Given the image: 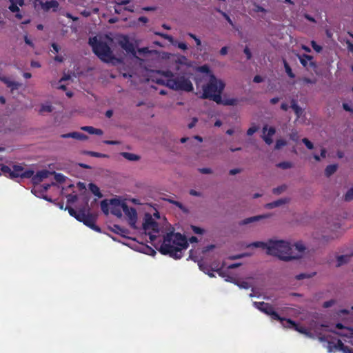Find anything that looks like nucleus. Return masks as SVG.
Here are the masks:
<instances>
[{
  "label": "nucleus",
  "instance_id": "nucleus-1",
  "mask_svg": "<svg viewBox=\"0 0 353 353\" xmlns=\"http://www.w3.org/2000/svg\"><path fill=\"white\" fill-rule=\"evenodd\" d=\"M268 255L277 257L285 262L299 260L307 254V248L301 242L294 244L287 240L273 237L268 239Z\"/></svg>",
  "mask_w": 353,
  "mask_h": 353
},
{
  "label": "nucleus",
  "instance_id": "nucleus-2",
  "mask_svg": "<svg viewBox=\"0 0 353 353\" xmlns=\"http://www.w3.org/2000/svg\"><path fill=\"white\" fill-rule=\"evenodd\" d=\"M188 246L186 238L180 233L170 232L163 236L159 251L163 254H168L174 259H181V251Z\"/></svg>",
  "mask_w": 353,
  "mask_h": 353
},
{
  "label": "nucleus",
  "instance_id": "nucleus-3",
  "mask_svg": "<svg viewBox=\"0 0 353 353\" xmlns=\"http://www.w3.org/2000/svg\"><path fill=\"white\" fill-rule=\"evenodd\" d=\"M89 45L92 47L94 54L103 62L112 63L115 65L117 63H121L122 59L116 58L109 46L97 37L89 39Z\"/></svg>",
  "mask_w": 353,
  "mask_h": 353
},
{
  "label": "nucleus",
  "instance_id": "nucleus-4",
  "mask_svg": "<svg viewBox=\"0 0 353 353\" xmlns=\"http://www.w3.org/2000/svg\"><path fill=\"white\" fill-rule=\"evenodd\" d=\"M224 82L218 79L213 74H210L208 83L202 88L203 93L201 99H208L214 102L220 101V96L225 88Z\"/></svg>",
  "mask_w": 353,
  "mask_h": 353
},
{
  "label": "nucleus",
  "instance_id": "nucleus-5",
  "mask_svg": "<svg viewBox=\"0 0 353 353\" xmlns=\"http://www.w3.org/2000/svg\"><path fill=\"white\" fill-rule=\"evenodd\" d=\"M165 85L174 90L190 92L193 90L192 83L184 76L169 79L166 81Z\"/></svg>",
  "mask_w": 353,
  "mask_h": 353
},
{
  "label": "nucleus",
  "instance_id": "nucleus-6",
  "mask_svg": "<svg viewBox=\"0 0 353 353\" xmlns=\"http://www.w3.org/2000/svg\"><path fill=\"white\" fill-rule=\"evenodd\" d=\"M143 229L145 233H148L151 241H154L157 239L156 234H158L160 231L159 223L149 213H146L144 216Z\"/></svg>",
  "mask_w": 353,
  "mask_h": 353
},
{
  "label": "nucleus",
  "instance_id": "nucleus-7",
  "mask_svg": "<svg viewBox=\"0 0 353 353\" xmlns=\"http://www.w3.org/2000/svg\"><path fill=\"white\" fill-rule=\"evenodd\" d=\"M253 305L257 308L261 312L265 313V314L271 316L272 319L282 321L281 317L279 316L278 313L275 312L274 307L265 302H254Z\"/></svg>",
  "mask_w": 353,
  "mask_h": 353
},
{
  "label": "nucleus",
  "instance_id": "nucleus-8",
  "mask_svg": "<svg viewBox=\"0 0 353 353\" xmlns=\"http://www.w3.org/2000/svg\"><path fill=\"white\" fill-rule=\"evenodd\" d=\"M76 219H77L79 221L83 222L85 225L89 226L90 228L97 230L99 231V228L96 226L94 224V219L93 217L90 215L88 213H86L85 209L80 210L76 216Z\"/></svg>",
  "mask_w": 353,
  "mask_h": 353
},
{
  "label": "nucleus",
  "instance_id": "nucleus-9",
  "mask_svg": "<svg viewBox=\"0 0 353 353\" xmlns=\"http://www.w3.org/2000/svg\"><path fill=\"white\" fill-rule=\"evenodd\" d=\"M33 174V170H24V168L21 165H14L12 167V173H10V178H30Z\"/></svg>",
  "mask_w": 353,
  "mask_h": 353
},
{
  "label": "nucleus",
  "instance_id": "nucleus-10",
  "mask_svg": "<svg viewBox=\"0 0 353 353\" xmlns=\"http://www.w3.org/2000/svg\"><path fill=\"white\" fill-rule=\"evenodd\" d=\"M125 203L119 199H112L110 200V212L114 216L121 218L122 211Z\"/></svg>",
  "mask_w": 353,
  "mask_h": 353
},
{
  "label": "nucleus",
  "instance_id": "nucleus-11",
  "mask_svg": "<svg viewBox=\"0 0 353 353\" xmlns=\"http://www.w3.org/2000/svg\"><path fill=\"white\" fill-rule=\"evenodd\" d=\"M117 42L126 52L131 53L134 57L137 58L134 45L129 41L126 36H120L118 38Z\"/></svg>",
  "mask_w": 353,
  "mask_h": 353
},
{
  "label": "nucleus",
  "instance_id": "nucleus-12",
  "mask_svg": "<svg viewBox=\"0 0 353 353\" xmlns=\"http://www.w3.org/2000/svg\"><path fill=\"white\" fill-rule=\"evenodd\" d=\"M123 212L125 214V216L128 218L130 225L135 228L136 223L137 221V213L134 208H129L128 205L125 203L123 210Z\"/></svg>",
  "mask_w": 353,
  "mask_h": 353
},
{
  "label": "nucleus",
  "instance_id": "nucleus-13",
  "mask_svg": "<svg viewBox=\"0 0 353 353\" xmlns=\"http://www.w3.org/2000/svg\"><path fill=\"white\" fill-rule=\"evenodd\" d=\"M272 216V214L270 213L256 215L250 217L245 218L239 221V225L241 226L252 224L256 223L258 221H262L263 219H269Z\"/></svg>",
  "mask_w": 353,
  "mask_h": 353
},
{
  "label": "nucleus",
  "instance_id": "nucleus-14",
  "mask_svg": "<svg viewBox=\"0 0 353 353\" xmlns=\"http://www.w3.org/2000/svg\"><path fill=\"white\" fill-rule=\"evenodd\" d=\"M290 201L291 199L290 197H283L272 202L266 203L264 205V208L267 210H272L288 205L290 203Z\"/></svg>",
  "mask_w": 353,
  "mask_h": 353
},
{
  "label": "nucleus",
  "instance_id": "nucleus-15",
  "mask_svg": "<svg viewBox=\"0 0 353 353\" xmlns=\"http://www.w3.org/2000/svg\"><path fill=\"white\" fill-rule=\"evenodd\" d=\"M328 352H331L335 350L342 351L343 353H352V350L347 346H345L341 340H338L336 343L328 342L327 346Z\"/></svg>",
  "mask_w": 353,
  "mask_h": 353
},
{
  "label": "nucleus",
  "instance_id": "nucleus-16",
  "mask_svg": "<svg viewBox=\"0 0 353 353\" xmlns=\"http://www.w3.org/2000/svg\"><path fill=\"white\" fill-rule=\"evenodd\" d=\"M50 174H52V173L48 170H41L38 172L35 175H32V181L34 184H39L41 183L43 179L48 178Z\"/></svg>",
  "mask_w": 353,
  "mask_h": 353
},
{
  "label": "nucleus",
  "instance_id": "nucleus-17",
  "mask_svg": "<svg viewBox=\"0 0 353 353\" xmlns=\"http://www.w3.org/2000/svg\"><path fill=\"white\" fill-rule=\"evenodd\" d=\"M0 80L4 83L7 87L11 89V91L19 89L22 84L19 82L12 80L10 77L0 75Z\"/></svg>",
  "mask_w": 353,
  "mask_h": 353
},
{
  "label": "nucleus",
  "instance_id": "nucleus-18",
  "mask_svg": "<svg viewBox=\"0 0 353 353\" xmlns=\"http://www.w3.org/2000/svg\"><path fill=\"white\" fill-rule=\"evenodd\" d=\"M59 3L57 1H50L43 3H41V9L44 12H49L52 10L53 12H56L59 8Z\"/></svg>",
  "mask_w": 353,
  "mask_h": 353
},
{
  "label": "nucleus",
  "instance_id": "nucleus-19",
  "mask_svg": "<svg viewBox=\"0 0 353 353\" xmlns=\"http://www.w3.org/2000/svg\"><path fill=\"white\" fill-rule=\"evenodd\" d=\"M61 137L62 138H72L78 140H87L88 136H86L84 134L77 132H72L67 134H63L61 135Z\"/></svg>",
  "mask_w": 353,
  "mask_h": 353
},
{
  "label": "nucleus",
  "instance_id": "nucleus-20",
  "mask_svg": "<svg viewBox=\"0 0 353 353\" xmlns=\"http://www.w3.org/2000/svg\"><path fill=\"white\" fill-rule=\"evenodd\" d=\"M121 155L129 161H139L141 159L139 155L134 153L123 152L121 153Z\"/></svg>",
  "mask_w": 353,
  "mask_h": 353
},
{
  "label": "nucleus",
  "instance_id": "nucleus-21",
  "mask_svg": "<svg viewBox=\"0 0 353 353\" xmlns=\"http://www.w3.org/2000/svg\"><path fill=\"white\" fill-rule=\"evenodd\" d=\"M260 248L262 249L266 250V252L268 251V240L266 242L263 241H255L247 245V248Z\"/></svg>",
  "mask_w": 353,
  "mask_h": 353
},
{
  "label": "nucleus",
  "instance_id": "nucleus-22",
  "mask_svg": "<svg viewBox=\"0 0 353 353\" xmlns=\"http://www.w3.org/2000/svg\"><path fill=\"white\" fill-rule=\"evenodd\" d=\"M353 256V252L351 254L341 255L337 257V267L345 264L350 261V257Z\"/></svg>",
  "mask_w": 353,
  "mask_h": 353
},
{
  "label": "nucleus",
  "instance_id": "nucleus-23",
  "mask_svg": "<svg viewBox=\"0 0 353 353\" xmlns=\"http://www.w3.org/2000/svg\"><path fill=\"white\" fill-rule=\"evenodd\" d=\"M338 169V165L337 164H332L327 165L325 169V175L327 177H330L333 174H334Z\"/></svg>",
  "mask_w": 353,
  "mask_h": 353
},
{
  "label": "nucleus",
  "instance_id": "nucleus-24",
  "mask_svg": "<svg viewBox=\"0 0 353 353\" xmlns=\"http://www.w3.org/2000/svg\"><path fill=\"white\" fill-rule=\"evenodd\" d=\"M238 100L236 99H222L221 96H220V101L216 102L217 104H222L224 105H236L237 104Z\"/></svg>",
  "mask_w": 353,
  "mask_h": 353
},
{
  "label": "nucleus",
  "instance_id": "nucleus-25",
  "mask_svg": "<svg viewBox=\"0 0 353 353\" xmlns=\"http://www.w3.org/2000/svg\"><path fill=\"white\" fill-rule=\"evenodd\" d=\"M282 321H279L282 325V326L285 328H294L296 325V323L291 319H286L285 318H281Z\"/></svg>",
  "mask_w": 353,
  "mask_h": 353
},
{
  "label": "nucleus",
  "instance_id": "nucleus-26",
  "mask_svg": "<svg viewBox=\"0 0 353 353\" xmlns=\"http://www.w3.org/2000/svg\"><path fill=\"white\" fill-rule=\"evenodd\" d=\"M291 108L294 111L297 117H300L302 115L303 110L300 106L298 105V104L295 100L292 101Z\"/></svg>",
  "mask_w": 353,
  "mask_h": 353
},
{
  "label": "nucleus",
  "instance_id": "nucleus-27",
  "mask_svg": "<svg viewBox=\"0 0 353 353\" xmlns=\"http://www.w3.org/2000/svg\"><path fill=\"white\" fill-rule=\"evenodd\" d=\"M288 189V185L286 184H283L280 186L274 188L272 190V192L275 195H280L282 193L285 192Z\"/></svg>",
  "mask_w": 353,
  "mask_h": 353
},
{
  "label": "nucleus",
  "instance_id": "nucleus-28",
  "mask_svg": "<svg viewBox=\"0 0 353 353\" xmlns=\"http://www.w3.org/2000/svg\"><path fill=\"white\" fill-rule=\"evenodd\" d=\"M229 281L233 282L235 285H236L237 286H239L240 288H242V289H248L251 287V285L247 282V281H236V280H232V279H230Z\"/></svg>",
  "mask_w": 353,
  "mask_h": 353
},
{
  "label": "nucleus",
  "instance_id": "nucleus-29",
  "mask_svg": "<svg viewBox=\"0 0 353 353\" xmlns=\"http://www.w3.org/2000/svg\"><path fill=\"white\" fill-rule=\"evenodd\" d=\"M90 190L98 198H101L103 194L101 193L99 188L94 183L89 184Z\"/></svg>",
  "mask_w": 353,
  "mask_h": 353
},
{
  "label": "nucleus",
  "instance_id": "nucleus-30",
  "mask_svg": "<svg viewBox=\"0 0 353 353\" xmlns=\"http://www.w3.org/2000/svg\"><path fill=\"white\" fill-rule=\"evenodd\" d=\"M101 208L103 212L108 215L109 214V210H110V201H108L106 199L103 200L101 202Z\"/></svg>",
  "mask_w": 353,
  "mask_h": 353
},
{
  "label": "nucleus",
  "instance_id": "nucleus-31",
  "mask_svg": "<svg viewBox=\"0 0 353 353\" xmlns=\"http://www.w3.org/2000/svg\"><path fill=\"white\" fill-rule=\"evenodd\" d=\"M299 59L301 62V63L304 66L306 67L307 65V63L309 61H311L312 57L311 56L303 54V55H298Z\"/></svg>",
  "mask_w": 353,
  "mask_h": 353
},
{
  "label": "nucleus",
  "instance_id": "nucleus-32",
  "mask_svg": "<svg viewBox=\"0 0 353 353\" xmlns=\"http://www.w3.org/2000/svg\"><path fill=\"white\" fill-rule=\"evenodd\" d=\"M167 201L168 202H170V203H172V204L175 205L180 210H181L183 212L188 213L189 211H188V208H185L181 203H180L179 201H174V200L170 199H167Z\"/></svg>",
  "mask_w": 353,
  "mask_h": 353
},
{
  "label": "nucleus",
  "instance_id": "nucleus-33",
  "mask_svg": "<svg viewBox=\"0 0 353 353\" xmlns=\"http://www.w3.org/2000/svg\"><path fill=\"white\" fill-rule=\"evenodd\" d=\"M262 131L263 134L265 133L266 134L271 137H272L276 132V130L274 127H270L268 128L267 125L263 126Z\"/></svg>",
  "mask_w": 353,
  "mask_h": 353
},
{
  "label": "nucleus",
  "instance_id": "nucleus-34",
  "mask_svg": "<svg viewBox=\"0 0 353 353\" xmlns=\"http://www.w3.org/2000/svg\"><path fill=\"white\" fill-rule=\"evenodd\" d=\"M353 199V188H350L343 196L345 201H350Z\"/></svg>",
  "mask_w": 353,
  "mask_h": 353
},
{
  "label": "nucleus",
  "instance_id": "nucleus-35",
  "mask_svg": "<svg viewBox=\"0 0 353 353\" xmlns=\"http://www.w3.org/2000/svg\"><path fill=\"white\" fill-rule=\"evenodd\" d=\"M283 64H284V68H285V72L288 74V75L290 78H294L295 77V75L292 72L290 66L289 65V64L287 63V61L285 60H283Z\"/></svg>",
  "mask_w": 353,
  "mask_h": 353
},
{
  "label": "nucleus",
  "instance_id": "nucleus-36",
  "mask_svg": "<svg viewBox=\"0 0 353 353\" xmlns=\"http://www.w3.org/2000/svg\"><path fill=\"white\" fill-rule=\"evenodd\" d=\"M54 108L50 104H43L41 105L40 112H51Z\"/></svg>",
  "mask_w": 353,
  "mask_h": 353
},
{
  "label": "nucleus",
  "instance_id": "nucleus-37",
  "mask_svg": "<svg viewBox=\"0 0 353 353\" xmlns=\"http://www.w3.org/2000/svg\"><path fill=\"white\" fill-rule=\"evenodd\" d=\"M292 163L289 161H283L277 164V167L282 168L283 170L291 168H292Z\"/></svg>",
  "mask_w": 353,
  "mask_h": 353
},
{
  "label": "nucleus",
  "instance_id": "nucleus-38",
  "mask_svg": "<svg viewBox=\"0 0 353 353\" xmlns=\"http://www.w3.org/2000/svg\"><path fill=\"white\" fill-rule=\"evenodd\" d=\"M11 5L9 6V10L12 12H18L19 11V7L17 6V0H9Z\"/></svg>",
  "mask_w": 353,
  "mask_h": 353
},
{
  "label": "nucleus",
  "instance_id": "nucleus-39",
  "mask_svg": "<svg viewBox=\"0 0 353 353\" xmlns=\"http://www.w3.org/2000/svg\"><path fill=\"white\" fill-rule=\"evenodd\" d=\"M314 275H315V272H313L312 274L301 273V274L296 275V279L297 280L310 279V278L312 277Z\"/></svg>",
  "mask_w": 353,
  "mask_h": 353
},
{
  "label": "nucleus",
  "instance_id": "nucleus-40",
  "mask_svg": "<svg viewBox=\"0 0 353 353\" xmlns=\"http://www.w3.org/2000/svg\"><path fill=\"white\" fill-rule=\"evenodd\" d=\"M287 142L283 139H278L276 141V144L274 146L275 150H280L282 147L286 145Z\"/></svg>",
  "mask_w": 353,
  "mask_h": 353
},
{
  "label": "nucleus",
  "instance_id": "nucleus-41",
  "mask_svg": "<svg viewBox=\"0 0 353 353\" xmlns=\"http://www.w3.org/2000/svg\"><path fill=\"white\" fill-rule=\"evenodd\" d=\"M198 70L201 72H203V73H207L209 74V77H210V74H213L210 70V68L206 65H202L201 67H199L198 68Z\"/></svg>",
  "mask_w": 353,
  "mask_h": 353
},
{
  "label": "nucleus",
  "instance_id": "nucleus-42",
  "mask_svg": "<svg viewBox=\"0 0 353 353\" xmlns=\"http://www.w3.org/2000/svg\"><path fill=\"white\" fill-rule=\"evenodd\" d=\"M54 175V179L59 183L63 182L65 181V176L60 173H56L54 172H52Z\"/></svg>",
  "mask_w": 353,
  "mask_h": 353
},
{
  "label": "nucleus",
  "instance_id": "nucleus-43",
  "mask_svg": "<svg viewBox=\"0 0 353 353\" xmlns=\"http://www.w3.org/2000/svg\"><path fill=\"white\" fill-rule=\"evenodd\" d=\"M272 137L269 136V135L266 134L265 133L263 134L262 136V139L265 142V143L268 145H271L272 143L273 140H272Z\"/></svg>",
  "mask_w": 353,
  "mask_h": 353
},
{
  "label": "nucleus",
  "instance_id": "nucleus-44",
  "mask_svg": "<svg viewBox=\"0 0 353 353\" xmlns=\"http://www.w3.org/2000/svg\"><path fill=\"white\" fill-rule=\"evenodd\" d=\"M198 170L200 173L204 174H211L213 172L212 170L210 168H199Z\"/></svg>",
  "mask_w": 353,
  "mask_h": 353
},
{
  "label": "nucleus",
  "instance_id": "nucleus-45",
  "mask_svg": "<svg viewBox=\"0 0 353 353\" xmlns=\"http://www.w3.org/2000/svg\"><path fill=\"white\" fill-rule=\"evenodd\" d=\"M253 11H254L255 12H264V13L267 12V10L265 8H263V7H261L259 5H257L256 3L254 4Z\"/></svg>",
  "mask_w": 353,
  "mask_h": 353
},
{
  "label": "nucleus",
  "instance_id": "nucleus-46",
  "mask_svg": "<svg viewBox=\"0 0 353 353\" xmlns=\"http://www.w3.org/2000/svg\"><path fill=\"white\" fill-rule=\"evenodd\" d=\"M302 142L305 145V146L310 149L312 150L314 148L313 143L307 139L304 138L302 139Z\"/></svg>",
  "mask_w": 353,
  "mask_h": 353
},
{
  "label": "nucleus",
  "instance_id": "nucleus-47",
  "mask_svg": "<svg viewBox=\"0 0 353 353\" xmlns=\"http://www.w3.org/2000/svg\"><path fill=\"white\" fill-rule=\"evenodd\" d=\"M77 196L74 194H70L67 196V201L69 203H72L77 201Z\"/></svg>",
  "mask_w": 353,
  "mask_h": 353
},
{
  "label": "nucleus",
  "instance_id": "nucleus-48",
  "mask_svg": "<svg viewBox=\"0 0 353 353\" xmlns=\"http://www.w3.org/2000/svg\"><path fill=\"white\" fill-rule=\"evenodd\" d=\"M301 81L303 83H306V84H315L316 82V79H311L306 78V77L301 79Z\"/></svg>",
  "mask_w": 353,
  "mask_h": 353
},
{
  "label": "nucleus",
  "instance_id": "nucleus-49",
  "mask_svg": "<svg viewBox=\"0 0 353 353\" xmlns=\"http://www.w3.org/2000/svg\"><path fill=\"white\" fill-rule=\"evenodd\" d=\"M217 11H218L219 12H220V13L223 15V17H224V18H225V19L228 21V23H229L230 25L233 26V22H232V21L231 20V19L230 18V17H229V16H228L225 12H224L221 11V10H219V9H217Z\"/></svg>",
  "mask_w": 353,
  "mask_h": 353
},
{
  "label": "nucleus",
  "instance_id": "nucleus-50",
  "mask_svg": "<svg viewBox=\"0 0 353 353\" xmlns=\"http://www.w3.org/2000/svg\"><path fill=\"white\" fill-rule=\"evenodd\" d=\"M81 129L83 131L88 132L89 134H94V128L92 126H83L81 127Z\"/></svg>",
  "mask_w": 353,
  "mask_h": 353
},
{
  "label": "nucleus",
  "instance_id": "nucleus-51",
  "mask_svg": "<svg viewBox=\"0 0 353 353\" xmlns=\"http://www.w3.org/2000/svg\"><path fill=\"white\" fill-rule=\"evenodd\" d=\"M290 138L294 141H297L299 140V134L296 131H292V132L290 134Z\"/></svg>",
  "mask_w": 353,
  "mask_h": 353
},
{
  "label": "nucleus",
  "instance_id": "nucleus-52",
  "mask_svg": "<svg viewBox=\"0 0 353 353\" xmlns=\"http://www.w3.org/2000/svg\"><path fill=\"white\" fill-rule=\"evenodd\" d=\"M259 130V128L256 127V126H252L251 128H250L248 131H247V134L248 136H251L254 133H255L256 132H257Z\"/></svg>",
  "mask_w": 353,
  "mask_h": 353
},
{
  "label": "nucleus",
  "instance_id": "nucleus-53",
  "mask_svg": "<svg viewBox=\"0 0 353 353\" xmlns=\"http://www.w3.org/2000/svg\"><path fill=\"white\" fill-rule=\"evenodd\" d=\"M311 45H312V46L313 49H314L316 52H320L322 50V47H321V46H319V45H317V44H316V43L315 41H312L311 42Z\"/></svg>",
  "mask_w": 353,
  "mask_h": 353
},
{
  "label": "nucleus",
  "instance_id": "nucleus-54",
  "mask_svg": "<svg viewBox=\"0 0 353 353\" xmlns=\"http://www.w3.org/2000/svg\"><path fill=\"white\" fill-rule=\"evenodd\" d=\"M1 172L4 174H8L10 177V173H12V169L6 165H3L1 167Z\"/></svg>",
  "mask_w": 353,
  "mask_h": 353
},
{
  "label": "nucleus",
  "instance_id": "nucleus-55",
  "mask_svg": "<svg viewBox=\"0 0 353 353\" xmlns=\"http://www.w3.org/2000/svg\"><path fill=\"white\" fill-rule=\"evenodd\" d=\"M188 35L194 40V41L196 42V46H201V40L196 36L194 35V34L192 33H188Z\"/></svg>",
  "mask_w": 353,
  "mask_h": 353
},
{
  "label": "nucleus",
  "instance_id": "nucleus-56",
  "mask_svg": "<svg viewBox=\"0 0 353 353\" xmlns=\"http://www.w3.org/2000/svg\"><path fill=\"white\" fill-rule=\"evenodd\" d=\"M294 329L295 330H296L297 332H299V333L303 334H304V335H305V332H306V331H307V330H306L305 327H300V326H299V325H296H296H295V327H294Z\"/></svg>",
  "mask_w": 353,
  "mask_h": 353
},
{
  "label": "nucleus",
  "instance_id": "nucleus-57",
  "mask_svg": "<svg viewBox=\"0 0 353 353\" xmlns=\"http://www.w3.org/2000/svg\"><path fill=\"white\" fill-rule=\"evenodd\" d=\"M244 53L246 55L247 59L250 60L252 58V52L248 47H245L243 50Z\"/></svg>",
  "mask_w": 353,
  "mask_h": 353
},
{
  "label": "nucleus",
  "instance_id": "nucleus-58",
  "mask_svg": "<svg viewBox=\"0 0 353 353\" xmlns=\"http://www.w3.org/2000/svg\"><path fill=\"white\" fill-rule=\"evenodd\" d=\"M65 210H68L69 214H70L72 216L76 217L77 214V212H78L75 211L72 208H71V207H66V208H65Z\"/></svg>",
  "mask_w": 353,
  "mask_h": 353
},
{
  "label": "nucleus",
  "instance_id": "nucleus-59",
  "mask_svg": "<svg viewBox=\"0 0 353 353\" xmlns=\"http://www.w3.org/2000/svg\"><path fill=\"white\" fill-rule=\"evenodd\" d=\"M190 194L194 196L201 197L202 196V193L194 190H190Z\"/></svg>",
  "mask_w": 353,
  "mask_h": 353
},
{
  "label": "nucleus",
  "instance_id": "nucleus-60",
  "mask_svg": "<svg viewBox=\"0 0 353 353\" xmlns=\"http://www.w3.org/2000/svg\"><path fill=\"white\" fill-rule=\"evenodd\" d=\"M192 230L194 231V233L200 234H203L204 232V230L202 228L196 227V226H193Z\"/></svg>",
  "mask_w": 353,
  "mask_h": 353
},
{
  "label": "nucleus",
  "instance_id": "nucleus-61",
  "mask_svg": "<svg viewBox=\"0 0 353 353\" xmlns=\"http://www.w3.org/2000/svg\"><path fill=\"white\" fill-rule=\"evenodd\" d=\"M334 303H335L334 300H330L328 301H325L323 303V307L325 308L330 307L332 306L334 304Z\"/></svg>",
  "mask_w": 353,
  "mask_h": 353
},
{
  "label": "nucleus",
  "instance_id": "nucleus-62",
  "mask_svg": "<svg viewBox=\"0 0 353 353\" xmlns=\"http://www.w3.org/2000/svg\"><path fill=\"white\" fill-rule=\"evenodd\" d=\"M241 172V169L240 168H234V169H232L229 171V174L230 175H235V174H237L239 173H240Z\"/></svg>",
  "mask_w": 353,
  "mask_h": 353
},
{
  "label": "nucleus",
  "instance_id": "nucleus-63",
  "mask_svg": "<svg viewBox=\"0 0 353 353\" xmlns=\"http://www.w3.org/2000/svg\"><path fill=\"white\" fill-rule=\"evenodd\" d=\"M197 121H198V119L197 118H196V117L192 118V122L188 124V128L190 129L194 128L195 126L196 123H197Z\"/></svg>",
  "mask_w": 353,
  "mask_h": 353
},
{
  "label": "nucleus",
  "instance_id": "nucleus-64",
  "mask_svg": "<svg viewBox=\"0 0 353 353\" xmlns=\"http://www.w3.org/2000/svg\"><path fill=\"white\" fill-rule=\"evenodd\" d=\"M177 47L181 50H185L188 49V46L185 43H177L175 44Z\"/></svg>",
  "mask_w": 353,
  "mask_h": 353
}]
</instances>
